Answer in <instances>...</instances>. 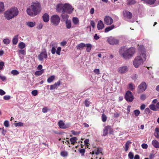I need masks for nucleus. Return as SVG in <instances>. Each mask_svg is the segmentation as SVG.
<instances>
[{
	"label": "nucleus",
	"mask_w": 159,
	"mask_h": 159,
	"mask_svg": "<svg viewBox=\"0 0 159 159\" xmlns=\"http://www.w3.org/2000/svg\"><path fill=\"white\" fill-rule=\"evenodd\" d=\"M97 27L98 29L99 30L102 29L104 27V24L101 20L98 21Z\"/></svg>",
	"instance_id": "nucleus-14"
},
{
	"label": "nucleus",
	"mask_w": 159,
	"mask_h": 159,
	"mask_svg": "<svg viewBox=\"0 0 159 159\" xmlns=\"http://www.w3.org/2000/svg\"><path fill=\"white\" fill-rule=\"evenodd\" d=\"M100 153H101L102 155L103 154L102 153V152H100V151L99 150V148H98L97 149V152L95 153V154L96 155H98Z\"/></svg>",
	"instance_id": "nucleus-60"
},
{
	"label": "nucleus",
	"mask_w": 159,
	"mask_h": 159,
	"mask_svg": "<svg viewBox=\"0 0 159 159\" xmlns=\"http://www.w3.org/2000/svg\"><path fill=\"white\" fill-rule=\"evenodd\" d=\"M156 0H145V2L146 3L152 5L154 4Z\"/></svg>",
	"instance_id": "nucleus-32"
},
{
	"label": "nucleus",
	"mask_w": 159,
	"mask_h": 159,
	"mask_svg": "<svg viewBox=\"0 0 159 159\" xmlns=\"http://www.w3.org/2000/svg\"><path fill=\"white\" fill-rule=\"evenodd\" d=\"M85 47H86V51L88 52H90L92 48V45L90 43L86 44L85 45Z\"/></svg>",
	"instance_id": "nucleus-23"
},
{
	"label": "nucleus",
	"mask_w": 159,
	"mask_h": 159,
	"mask_svg": "<svg viewBox=\"0 0 159 159\" xmlns=\"http://www.w3.org/2000/svg\"><path fill=\"white\" fill-rule=\"evenodd\" d=\"M60 21L59 17L57 15L52 16L51 18V21L54 25H58Z\"/></svg>",
	"instance_id": "nucleus-6"
},
{
	"label": "nucleus",
	"mask_w": 159,
	"mask_h": 159,
	"mask_svg": "<svg viewBox=\"0 0 159 159\" xmlns=\"http://www.w3.org/2000/svg\"><path fill=\"white\" fill-rule=\"evenodd\" d=\"M131 142L130 141H127L125 143V151L126 152L127 151L129 148V145L131 143Z\"/></svg>",
	"instance_id": "nucleus-28"
},
{
	"label": "nucleus",
	"mask_w": 159,
	"mask_h": 159,
	"mask_svg": "<svg viewBox=\"0 0 159 159\" xmlns=\"http://www.w3.org/2000/svg\"><path fill=\"white\" fill-rule=\"evenodd\" d=\"M108 130L109 131V134H112L113 132V129L111 126H110V128L108 129Z\"/></svg>",
	"instance_id": "nucleus-57"
},
{
	"label": "nucleus",
	"mask_w": 159,
	"mask_h": 159,
	"mask_svg": "<svg viewBox=\"0 0 159 159\" xmlns=\"http://www.w3.org/2000/svg\"><path fill=\"white\" fill-rule=\"evenodd\" d=\"M134 112L135 116H138L140 113V111L139 110H134Z\"/></svg>",
	"instance_id": "nucleus-42"
},
{
	"label": "nucleus",
	"mask_w": 159,
	"mask_h": 159,
	"mask_svg": "<svg viewBox=\"0 0 159 159\" xmlns=\"http://www.w3.org/2000/svg\"><path fill=\"white\" fill-rule=\"evenodd\" d=\"M18 47L19 48L22 49L25 47V44L23 42L20 43L18 44Z\"/></svg>",
	"instance_id": "nucleus-31"
},
{
	"label": "nucleus",
	"mask_w": 159,
	"mask_h": 159,
	"mask_svg": "<svg viewBox=\"0 0 159 159\" xmlns=\"http://www.w3.org/2000/svg\"><path fill=\"white\" fill-rule=\"evenodd\" d=\"M129 89L131 90H133L135 88V87L134 85L132 83H130L129 84Z\"/></svg>",
	"instance_id": "nucleus-37"
},
{
	"label": "nucleus",
	"mask_w": 159,
	"mask_h": 159,
	"mask_svg": "<svg viewBox=\"0 0 159 159\" xmlns=\"http://www.w3.org/2000/svg\"><path fill=\"white\" fill-rule=\"evenodd\" d=\"M68 155V153L66 151H62L61 152V155L63 157H66Z\"/></svg>",
	"instance_id": "nucleus-39"
},
{
	"label": "nucleus",
	"mask_w": 159,
	"mask_h": 159,
	"mask_svg": "<svg viewBox=\"0 0 159 159\" xmlns=\"http://www.w3.org/2000/svg\"><path fill=\"white\" fill-rule=\"evenodd\" d=\"M94 72L97 74H99L100 73V70L99 69H95L94 70Z\"/></svg>",
	"instance_id": "nucleus-59"
},
{
	"label": "nucleus",
	"mask_w": 159,
	"mask_h": 159,
	"mask_svg": "<svg viewBox=\"0 0 159 159\" xmlns=\"http://www.w3.org/2000/svg\"><path fill=\"white\" fill-rule=\"evenodd\" d=\"M140 98L142 100H144L146 98V96L144 94H142L140 96Z\"/></svg>",
	"instance_id": "nucleus-52"
},
{
	"label": "nucleus",
	"mask_w": 159,
	"mask_h": 159,
	"mask_svg": "<svg viewBox=\"0 0 159 159\" xmlns=\"http://www.w3.org/2000/svg\"><path fill=\"white\" fill-rule=\"evenodd\" d=\"M136 1L135 0H128L127 5H132L135 3Z\"/></svg>",
	"instance_id": "nucleus-36"
},
{
	"label": "nucleus",
	"mask_w": 159,
	"mask_h": 159,
	"mask_svg": "<svg viewBox=\"0 0 159 159\" xmlns=\"http://www.w3.org/2000/svg\"><path fill=\"white\" fill-rule=\"evenodd\" d=\"M125 98L127 102H131L134 99V97L131 92L130 91H127L125 93Z\"/></svg>",
	"instance_id": "nucleus-7"
},
{
	"label": "nucleus",
	"mask_w": 159,
	"mask_h": 159,
	"mask_svg": "<svg viewBox=\"0 0 159 159\" xmlns=\"http://www.w3.org/2000/svg\"><path fill=\"white\" fill-rule=\"evenodd\" d=\"M66 28L68 29L70 28L71 27V24L70 20H68L66 21Z\"/></svg>",
	"instance_id": "nucleus-25"
},
{
	"label": "nucleus",
	"mask_w": 159,
	"mask_h": 159,
	"mask_svg": "<svg viewBox=\"0 0 159 159\" xmlns=\"http://www.w3.org/2000/svg\"><path fill=\"white\" fill-rule=\"evenodd\" d=\"M128 70L127 67L124 66L119 67L118 70V71L120 73L123 74L126 72Z\"/></svg>",
	"instance_id": "nucleus-13"
},
{
	"label": "nucleus",
	"mask_w": 159,
	"mask_h": 159,
	"mask_svg": "<svg viewBox=\"0 0 159 159\" xmlns=\"http://www.w3.org/2000/svg\"><path fill=\"white\" fill-rule=\"evenodd\" d=\"M90 102L89 101V99H86L85 101V105L86 107H88L89 106Z\"/></svg>",
	"instance_id": "nucleus-44"
},
{
	"label": "nucleus",
	"mask_w": 159,
	"mask_h": 159,
	"mask_svg": "<svg viewBox=\"0 0 159 159\" xmlns=\"http://www.w3.org/2000/svg\"><path fill=\"white\" fill-rule=\"evenodd\" d=\"M110 125H107L105 127L103 130L102 136H106L108 134V131Z\"/></svg>",
	"instance_id": "nucleus-16"
},
{
	"label": "nucleus",
	"mask_w": 159,
	"mask_h": 159,
	"mask_svg": "<svg viewBox=\"0 0 159 159\" xmlns=\"http://www.w3.org/2000/svg\"><path fill=\"white\" fill-rule=\"evenodd\" d=\"M147 85L145 82H143L139 86L138 88V93H140L144 91L146 89Z\"/></svg>",
	"instance_id": "nucleus-8"
},
{
	"label": "nucleus",
	"mask_w": 159,
	"mask_h": 159,
	"mask_svg": "<svg viewBox=\"0 0 159 159\" xmlns=\"http://www.w3.org/2000/svg\"><path fill=\"white\" fill-rule=\"evenodd\" d=\"M113 20L111 17L106 16L104 19V23L107 25H110L113 23Z\"/></svg>",
	"instance_id": "nucleus-10"
},
{
	"label": "nucleus",
	"mask_w": 159,
	"mask_h": 159,
	"mask_svg": "<svg viewBox=\"0 0 159 159\" xmlns=\"http://www.w3.org/2000/svg\"><path fill=\"white\" fill-rule=\"evenodd\" d=\"M19 11L16 8L14 7L6 11L4 13V16L7 20H10L16 16Z\"/></svg>",
	"instance_id": "nucleus-3"
},
{
	"label": "nucleus",
	"mask_w": 159,
	"mask_h": 159,
	"mask_svg": "<svg viewBox=\"0 0 159 159\" xmlns=\"http://www.w3.org/2000/svg\"><path fill=\"white\" fill-rule=\"evenodd\" d=\"M149 108L152 110L154 111H157L156 107L154 104H151L149 106Z\"/></svg>",
	"instance_id": "nucleus-34"
},
{
	"label": "nucleus",
	"mask_w": 159,
	"mask_h": 159,
	"mask_svg": "<svg viewBox=\"0 0 159 159\" xmlns=\"http://www.w3.org/2000/svg\"><path fill=\"white\" fill-rule=\"evenodd\" d=\"M4 125L6 127H8L9 126V121L8 120H5L4 123Z\"/></svg>",
	"instance_id": "nucleus-51"
},
{
	"label": "nucleus",
	"mask_w": 159,
	"mask_h": 159,
	"mask_svg": "<svg viewBox=\"0 0 159 159\" xmlns=\"http://www.w3.org/2000/svg\"><path fill=\"white\" fill-rule=\"evenodd\" d=\"M1 133L3 135H5L6 133V130L3 128H0V133Z\"/></svg>",
	"instance_id": "nucleus-41"
},
{
	"label": "nucleus",
	"mask_w": 159,
	"mask_h": 159,
	"mask_svg": "<svg viewBox=\"0 0 159 159\" xmlns=\"http://www.w3.org/2000/svg\"><path fill=\"white\" fill-rule=\"evenodd\" d=\"M63 6L62 4H60L57 5V6L56 9L57 11L60 12L61 10L63 11Z\"/></svg>",
	"instance_id": "nucleus-19"
},
{
	"label": "nucleus",
	"mask_w": 159,
	"mask_h": 159,
	"mask_svg": "<svg viewBox=\"0 0 159 159\" xmlns=\"http://www.w3.org/2000/svg\"><path fill=\"white\" fill-rule=\"evenodd\" d=\"M126 15L127 17L129 19H131L132 17V13L129 11H127L126 12Z\"/></svg>",
	"instance_id": "nucleus-33"
},
{
	"label": "nucleus",
	"mask_w": 159,
	"mask_h": 159,
	"mask_svg": "<svg viewBox=\"0 0 159 159\" xmlns=\"http://www.w3.org/2000/svg\"><path fill=\"white\" fill-rule=\"evenodd\" d=\"M61 84L60 81L59 80L58 81L57 83H55L54 84L56 86V88H57V87L59 86Z\"/></svg>",
	"instance_id": "nucleus-53"
},
{
	"label": "nucleus",
	"mask_w": 159,
	"mask_h": 159,
	"mask_svg": "<svg viewBox=\"0 0 159 159\" xmlns=\"http://www.w3.org/2000/svg\"><path fill=\"white\" fill-rule=\"evenodd\" d=\"M4 66V63L3 61L0 62V70L3 69Z\"/></svg>",
	"instance_id": "nucleus-48"
},
{
	"label": "nucleus",
	"mask_w": 159,
	"mask_h": 159,
	"mask_svg": "<svg viewBox=\"0 0 159 159\" xmlns=\"http://www.w3.org/2000/svg\"><path fill=\"white\" fill-rule=\"evenodd\" d=\"M18 35H15L12 39V43L13 44L16 45L18 42Z\"/></svg>",
	"instance_id": "nucleus-22"
},
{
	"label": "nucleus",
	"mask_w": 159,
	"mask_h": 159,
	"mask_svg": "<svg viewBox=\"0 0 159 159\" xmlns=\"http://www.w3.org/2000/svg\"><path fill=\"white\" fill-rule=\"evenodd\" d=\"M73 8L69 4L66 3L63 5V8L62 12L70 14L73 11Z\"/></svg>",
	"instance_id": "nucleus-5"
},
{
	"label": "nucleus",
	"mask_w": 159,
	"mask_h": 159,
	"mask_svg": "<svg viewBox=\"0 0 159 159\" xmlns=\"http://www.w3.org/2000/svg\"><path fill=\"white\" fill-rule=\"evenodd\" d=\"M3 42L4 44H8L10 43V40L8 39H6L3 40Z\"/></svg>",
	"instance_id": "nucleus-46"
},
{
	"label": "nucleus",
	"mask_w": 159,
	"mask_h": 159,
	"mask_svg": "<svg viewBox=\"0 0 159 159\" xmlns=\"http://www.w3.org/2000/svg\"><path fill=\"white\" fill-rule=\"evenodd\" d=\"M43 72L44 71L43 69L37 71L35 72V74L36 75H40L43 73Z\"/></svg>",
	"instance_id": "nucleus-35"
},
{
	"label": "nucleus",
	"mask_w": 159,
	"mask_h": 159,
	"mask_svg": "<svg viewBox=\"0 0 159 159\" xmlns=\"http://www.w3.org/2000/svg\"><path fill=\"white\" fill-rule=\"evenodd\" d=\"M0 78L2 81H4L6 80V78L5 76L0 75Z\"/></svg>",
	"instance_id": "nucleus-62"
},
{
	"label": "nucleus",
	"mask_w": 159,
	"mask_h": 159,
	"mask_svg": "<svg viewBox=\"0 0 159 159\" xmlns=\"http://www.w3.org/2000/svg\"><path fill=\"white\" fill-rule=\"evenodd\" d=\"M51 52L52 54H54L56 52V49L54 47H53L51 49Z\"/></svg>",
	"instance_id": "nucleus-61"
},
{
	"label": "nucleus",
	"mask_w": 159,
	"mask_h": 159,
	"mask_svg": "<svg viewBox=\"0 0 159 159\" xmlns=\"http://www.w3.org/2000/svg\"><path fill=\"white\" fill-rule=\"evenodd\" d=\"M77 138L76 137H73L70 139V141L71 143V144L74 145L77 142Z\"/></svg>",
	"instance_id": "nucleus-27"
},
{
	"label": "nucleus",
	"mask_w": 159,
	"mask_h": 159,
	"mask_svg": "<svg viewBox=\"0 0 159 159\" xmlns=\"http://www.w3.org/2000/svg\"><path fill=\"white\" fill-rule=\"evenodd\" d=\"M11 73L13 75H18L19 72L17 70H12L11 72Z\"/></svg>",
	"instance_id": "nucleus-38"
},
{
	"label": "nucleus",
	"mask_w": 159,
	"mask_h": 159,
	"mask_svg": "<svg viewBox=\"0 0 159 159\" xmlns=\"http://www.w3.org/2000/svg\"><path fill=\"white\" fill-rule=\"evenodd\" d=\"M61 50V48L60 47H58L56 51V53L58 55H60V52Z\"/></svg>",
	"instance_id": "nucleus-49"
},
{
	"label": "nucleus",
	"mask_w": 159,
	"mask_h": 159,
	"mask_svg": "<svg viewBox=\"0 0 159 159\" xmlns=\"http://www.w3.org/2000/svg\"><path fill=\"white\" fill-rule=\"evenodd\" d=\"M4 99L5 100H8L10 99V97L8 95H5L3 97Z\"/></svg>",
	"instance_id": "nucleus-58"
},
{
	"label": "nucleus",
	"mask_w": 159,
	"mask_h": 159,
	"mask_svg": "<svg viewBox=\"0 0 159 159\" xmlns=\"http://www.w3.org/2000/svg\"><path fill=\"white\" fill-rule=\"evenodd\" d=\"M61 16L62 17L64 21H66V20H68L69 16L68 15L66 14L65 12H62V14Z\"/></svg>",
	"instance_id": "nucleus-18"
},
{
	"label": "nucleus",
	"mask_w": 159,
	"mask_h": 159,
	"mask_svg": "<svg viewBox=\"0 0 159 159\" xmlns=\"http://www.w3.org/2000/svg\"><path fill=\"white\" fill-rule=\"evenodd\" d=\"M143 149H147L148 147V145L147 144L143 143L141 145Z\"/></svg>",
	"instance_id": "nucleus-54"
},
{
	"label": "nucleus",
	"mask_w": 159,
	"mask_h": 159,
	"mask_svg": "<svg viewBox=\"0 0 159 159\" xmlns=\"http://www.w3.org/2000/svg\"><path fill=\"white\" fill-rule=\"evenodd\" d=\"M14 125L15 126H22L23 125V124L21 122H19L18 123H15Z\"/></svg>",
	"instance_id": "nucleus-45"
},
{
	"label": "nucleus",
	"mask_w": 159,
	"mask_h": 159,
	"mask_svg": "<svg viewBox=\"0 0 159 159\" xmlns=\"http://www.w3.org/2000/svg\"><path fill=\"white\" fill-rule=\"evenodd\" d=\"M108 43L111 45H114L118 44L119 41L116 39L112 37H109L107 39Z\"/></svg>",
	"instance_id": "nucleus-9"
},
{
	"label": "nucleus",
	"mask_w": 159,
	"mask_h": 159,
	"mask_svg": "<svg viewBox=\"0 0 159 159\" xmlns=\"http://www.w3.org/2000/svg\"><path fill=\"white\" fill-rule=\"evenodd\" d=\"M135 49L133 48L127 49L125 47L121 48L119 52L120 54L125 59L131 57L134 53Z\"/></svg>",
	"instance_id": "nucleus-2"
},
{
	"label": "nucleus",
	"mask_w": 159,
	"mask_h": 159,
	"mask_svg": "<svg viewBox=\"0 0 159 159\" xmlns=\"http://www.w3.org/2000/svg\"><path fill=\"white\" fill-rule=\"evenodd\" d=\"M85 44L84 43H82L79 44L77 46L76 48L78 50H81L84 47H85Z\"/></svg>",
	"instance_id": "nucleus-21"
},
{
	"label": "nucleus",
	"mask_w": 159,
	"mask_h": 159,
	"mask_svg": "<svg viewBox=\"0 0 159 159\" xmlns=\"http://www.w3.org/2000/svg\"><path fill=\"white\" fill-rule=\"evenodd\" d=\"M107 120V117L103 113L102 115V120L103 122H105Z\"/></svg>",
	"instance_id": "nucleus-40"
},
{
	"label": "nucleus",
	"mask_w": 159,
	"mask_h": 159,
	"mask_svg": "<svg viewBox=\"0 0 159 159\" xmlns=\"http://www.w3.org/2000/svg\"><path fill=\"white\" fill-rule=\"evenodd\" d=\"M58 125L59 127L62 129H66L70 127V125L69 124L65 125L62 120H60L59 121Z\"/></svg>",
	"instance_id": "nucleus-12"
},
{
	"label": "nucleus",
	"mask_w": 159,
	"mask_h": 159,
	"mask_svg": "<svg viewBox=\"0 0 159 159\" xmlns=\"http://www.w3.org/2000/svg\"><path fill=\"white\" fill-rule=\"evenodd\" d=\"M72 22L74 24L77 25L79 24V20L77 17H74L72 18Z\"/></svg>",
	"instance_id": "nucleus-24"
},
{
	"label": "nucleus",
	"mask_w": 159,
	"mask_h": 159,
	"mask_svg": "<svg viewBox=\"0 0 159 159\" xmlns=\"http://www.w3.org/2000/svg\"><path fill=\"white\" fill-rule=\"evenodd\" d=\"M55 79V76L53 75L49 77L47 79V82L48 83H50L53 81Z\"/></svg>",
	"instance_id": "nucleus-29"
},
{
	"label": "nucleus",
	"mask_w": 159,
	"mask_h": 159,
	"mask_svg": "<svg viewBox=\"0 0 159 159\" xmlns=\"http://www.w3.org/2000/svg\"><path fill=\"white\" fill-rule=\"evenodd\" d=\"M5 92L2 89H0V95H3L5 94Z\"/></svg>",
	"instance_id": "nucleus-63"
},
{
	"label": "nucleus",
	"mask_w": 159,
	"mask_h": 159,
	"mask_svg": "<svg viewBox=\"0 0 159 159\" xmlns=\"http://www.w3.org/2000/svg\"><path fill=\"white\" fill-rule=\"evenodd\" d=\"M152 144L154 147L156 148H159V143L157 140H153L152 141Z\"/></svg>",
	"instance_id": "nucleus-17"
},
{
	"label": "nucleus",
	"mask_w": 159,
	"mask_h": 159,
	"mask_svg": "<svg viewBox=\"0 0 159 159\" xmlns=\"http://www.w3.org/2000/svg\"><path fill=\"white\" fill-rule=\"evenodd\" d=\"M36 23L35 22H27L26 23V25L30 27H33L35 25Z\"/></svg>",
	"instance_id": "nucleus-20"
},
{
	"label": "nucleus",
	"mask_w": 159,
	"mask_h": 159,
	"mask_svg": "<svg viewBox=\"0 0 159 159\" xmlns=\"http://www.w3.org/2000/svg\"><path fill=\"white\" fill-rule=\"evenodd\" d=\"M31 93L34 96H36L38 94V91L36 90H34L32 91Z\"/></svg>",
	"instance_id": "nucleus-47"
},
{
	"label": "nucleus",
	"mask_w": 159,
	"mask_h": 159,
	"mask_svg": "<svg viewBox=\"0 0 159 159\" xmlns=\"http://www.w3.org/2000/svg\"><path fill=\"white\" fill-rule=\"evenodd\" d=\"M90 23L92 27L93 28H94L95 25V23L94 22V21L93 20H91L90 21Z\"/></svg>",
	"instance_id": "nucleus-50"
},
{
	"label": "nucleus",
	"mask_w": 159,
	"mask_h": 159,
	"mask_svg": "<svg viewBox=\"0 0 159 159\" xmlns=\"http://www.w3.org/2000/svg\"><path fill=\"white\" fill-rule=\"evenodd\" d=\"M114 28V26L113 25H111L108 27L106 28L105 30V32L106 33L108 31L111 30Z\"/></svg>",
	"instance_id": "nucleus-26"
},
{
	"label": "nucleus",
	"mask_w": 159,
	"mask_h": 159,
	"mask_svg": "<svg viewBox=\"0 0 159 159\" xmlns=\"http://www.w3.org/2000/svg\"><path fill=\"white\" fill-rule=\"evenodd\" d=\"M128 156L130 159H133L134 155L133 153L131 152H130L128 154Z\"/></svg>",
	"instance_id": "nucleus-43"
},
{
	"label": "nucleus",
	"mask_w": 159,
	"mask_h": 159,
	"mask_svg": "<svg viewBox=\"0 0 159 159\" xmlns=\"http://www.w3.org/2000/svg\"><path fill=\"white\" fill-rule=\"evenodd\" d=\"M43 19L44 22H47L49 21V16L47 13H45L43 16Z\"/></svg>",
	"instance_id": "nucleus-15"
},
{
	"label": "nucleus",
	"mask_w": 159,
	"mask_h": 159,
	"mask_svg": "<svg viewBox=\"0 0 159 159\" xmlns=\"http://www.w3.org/2000/svg\"><path fill=\"white\" fill-rule=\"evenodd\" d=\"M56 88V86L54 85V84L53 85H50V90H53L55 89Z\"/></svg>",
	"instance_id": "nucleus-64"
},
{
	"label": "nucleus",
	"mask_w": 159,
	"mask_h": 159,
	"mask_svg": "<svg viewBox=\"0 0 159 159\" xmlns=\"http://www.w3.org/2000/svg\"><path fill=\"white\" fill-rule=\"evenodd\" d=\"M48 57L47 53L46 51L42 52L38 56V59L39 61H43L44 58H46Z\"/></svg>",
	"instance_id": "nucleus-11"
},
{
	"label": "nucleus",
	"mask_w": 159,
	"mask_h": 159,
	"mask_svg": "<svg viewBox=\"0 0 159 159\" xmlns=\"http://www.w3.org/2000/svg\"><path fill=\"white\" fill-rule=\"evenodd\" d=\"M143 61L142 57L140 56H137L134 60L133 65L136 68H138L139 66L143 63Z\"/></svg>",
	"instance_id": "nucleus-4"
},
{
	"label": "nucleus",
	"mask_w": 159,
	"mask_h": 159,
	"mask_svg": "<svg viewBox=\"0 0 159 159\" xmlns=\"http://www.w3.org/2000/svg\"><path fill=\"white\" fill-rule=\"evenodd\" d=\"M4 3L2 2H0V13L4 11Z\"/></svg>",
	"instance_id": "nucleus-30"
},
{
	"label": "nucleus",
	"mask_w": 159,
	"mask_h": 159,
	"mask_svg": "<svg viewBox=\"0 0 159 159\" xmlns=\"http://www.w3.org/2000/svg\"><path fill=\"white\" fill-rule=\"evenodd\" d=\"M41 5L38 2H33L30 8L27 9V12L31 16H34L38 15L41 11Z\"/></svg>",
	"instance_id": "nucleus-1"
},
{
	"label": "nucleus",
	"mask_w": 159,
	"mask_h": 159,
	"mask_svg": "<svg viewBox=\"0 0 159 159\" xmlns=\"http://www.w3.org/2000/svg\"><path fill=\"white\" fill-rule=\"evenodd\" d=\"M48 111L47 107H46L43 108L42 111L43 113H46Z\"/></svg>",
	"instance_id": "nucleus-55"
},
{
	"label": "nucleus",
	"mask_w": 159,
	"mask_h": 159,
	"mask_svg": "<svg viewBox=\"0 0 159 159\" xmlns=\"http://www.w3.org/2000/svg\"><path fill=\"white\" fill-rule=\"evenodd\" d=\"M85 151V150L84 149H81L79 150L80 152L82 155H84V154Z\"/></svg>",
	"instance_id": "nucleus-56"
}]
</instances>
